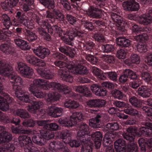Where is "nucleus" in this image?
<instances>
[{
  "label": "nucleus",
  "instance_id": "nucleus-59",
  "mask_svg": "<svg viewBox=\"0 0 152 152\" xmlns=\"http://www.w3.org/2000/svg\"><path fill=\"white\" fill-rule=\"evenodd\" d=\"M0 121L4 123H7L10 122L8 117L0 111Z\"/></svg>",
  "mask_w": 152,
  "mask_h": 152
},
{
  "label": "nucleus",
  "instance_id": "nucleus-52",
  "mask_svg": "<svg viewBox=\"0 0 152 152\" xmlns=\"http://www.w3.org/2000/svg\"><path fill=\"white\" fill-rule=\"evenodd\" d=\"M143 110L147 113V115L150 117L149 119L152 121V108L144 106L143 108Z\"/></svg>",
  "mask_w": 152,
  "mask_h": 152
},
{
  "label": "nucleus",
  "instance_id": "nucleus-14",
  "mask_svg": "<svg viewBox=\"0 0 152 152\" xmlns=\"http://www.w3.org/2000/svg\"><path fill=\"white\" fill-rule=\"evenodd\" d=\"M91 137L94 140L95 145L97 148H100L103 137L101 133L99 131H96L94 132L91 134Z\"/></svg>",
  "mask_w": 152,
  "mask_h": 152
},
{
  "label": "nucleus",
  "instance_id": "nucleus-49",
  "mask_svg": "<svg viewBox=\"0 0 152 152\" xmlns=\"http://www.w3.org/2000/svg\"><path fill=\"white\" fill-rule=\"evenodd\" d=\"M27 33L28 35V38L29 41H33L37 39V35L32 32L28 30Z\"/></svg>",
  "mask_w": 152,
  "mask_h": 152
},
{
  "label": "nucleus",
  "instance_id": "nucleus-53",
  "mask_svg": "<svg viewBox=\"0 0 152 152\" xmlns=\"http://www.w3.org/2000/svg\"><path fill=\"white\" fill-rule=\"evenodd\" d=\"M1 6L2 8L5 10H7L11 8L9 0H6L4 2L1 3Z\"/></svg>",
  "mask_w": 152,
  "mask_h": 152
},
{
  "label": "nucleus",
  "instance_id": "nucleus-57",
  "mask_svg": "<svg viewBox=\"0 0 152 152\" xmlns=\"http://www.w3.org/2000/svg\"><path fill=\"white\" fill-rule=\"evenodd\" d=\"M55 114L54 117L56 118L62 115L63 113V110L61 107H54Z\"/></svg>",
  "mask_w": 152,
  "mask_h": 152
},
{
  "label": "nucleus",
  "instance_id": "nucleus-18",
  "mask_svg": "<svg viewBox=\"0 0 152 152\" xmlns=\"http://www.w3.org/2000/svg\"><path fill=\"white\" fill-rule=\"evenodd\" d=\"M33 51L36 55L42 58H44L46 56L48 55L49 53V51L48 49L40 47L34 49Z\"/></svg>",
  "mask_w": 152,
  "mask_h": 152
},
{
  "label": "nucleus",
  "instance_id": "nucleus-27",
  "mask_svg": "<svg viewBox=\"0 0 152 152\" xmlns=\"http://www.w3.org/2000/svg\"><path fill=\"white\" fill-rule=\"evenodd\" d=\"M75 90L80 93H83L86 96H91L90 91L88 88L84 86H76Z\"/></svg>",
  "mask_w": 152,
  "mask_h": 152
},
{
  "label": "nucleus",
  "instance_id": "nucleus-21",
  "mask_svg": "<svg viewBox=\"0 0 152 152\" xmlns=\"http://www.w3.org/2000/svg\"><path fill=\"white\" fill-rule=\"evenodd\" d=\"M43 106V104L41 102H34L31 105L28 106L27 109L30 112L34 113H35V110L42 107Z\"/></svg>",
  "mask_w": 152,
  "mask_h": 152
},
{
  "label": "nucleus",
  "instance_id": "nucleus-44",
  "mask_svg": "<svg viewBox=\"0 0 152 152\" xmlns=\"http://www.w3.org/2000/svg\"><path fill=\"white\" fill-rule=\"evenodd\" d=\"M37 58L32 54L28 55L26 57L27 61L31 64L34 65L37 61Z\"/></svg>",
  "mask_w": 152,
  "mask_h": 152
},
{
  "label": "nucleus",
  "instance_id": "nucleus-55",
  "mask_svg": "<svg viewBox=\"0 0 152 152\" xmlns=\"http://www.w3.org/2000/svg\"><path fill=\"white\" fill-rule=\"evenodd\" d=\"M146 125L148 127H147L146 126H142L140 128V130L141 131V133H143L145 132V130H146V132H149V131L151 130L152 129V123H149L146 124Z\"/></svg>",
  "mask_w": 152,
  "mask_h": 152
},
{
  "label": "nucleus",
  "instance_id": "nucleus-25",
  "mask_svg": "<svg viewBox=\"0 0 152 152\" xmlns=\"http://www.w3.org/2000/svg\"><path fill=\"white\" fill-rule=\"evenodd\" d=\"M116 40L117 44L122 47H127L130 45V41L125 37H119Z\"/></svg>",
  "mask_w": 152,
  "mask_h": 152
},
{
  "label": "nucleus",
  "instance_id": "nucleus-37",
  "mask_svg": "<svg viewBox=\"0 0 152 152\" xmlns=\"http://www.w3.org/2000/svg\"><path fill=\"white\" fill-rule=\"evenodd\" d=\"M100 57L104 61L108 64H113L115 61L114 57L110 55H102Z\"/></svg>",
  "mask_w": 152,
  "mask_h": 152
},
{
  "label": "nucleus",
  "instance_id": "nucleus-7",
  "mask_svg": "<svg viewBox=\"0 0 152 152\" xmlns=\"http://www.w3.org/2000/svg\"><path fill=\"white\" fill-rule=\"evenodd\" d=\"M18 142L21 146L24 147L25 152H39L38 149L32 146V143L30 137L26 136H20Z\"/></svg>",
  "mask_w": 152,
  "mask_h": 152
},
{
  "label": "nucleus",
  "instance_id": "nucleus-56",
  "mask_svg": "<svg viewBox=\"0 0 152 152\" xmlns=\"http://www.w3.org/2000/svg\"><path fill=\"white\" fill-rule=\"evenodd\" d=\"M137 50L141 53L145 52L147 50L146 45L141 42L137 45Z\"/></svg>",
  "mask_w": 152,
  "mask_h": 152
},
{
  "label": "nucleus",
  "instance_id": "nucleus-22",
  "mask_svg": "<svg viewBox=\"0 0 152 152\" xmlns=\"http://www.w3.org/2000/svg\"><path fill=\"white\" fill-rule=\"evenodd\" d=\"M140 59L139 56L137 54L132 55L130 59H127L124 61L125 63L129 65H131L133 64H138L140 63Z\"/></svg>",
  "mask_w": 152,
  "mask_h": 152
},
{
  "label": "nucleus",
  "instance_id": "nucleus-24",
  "mask_svg": "<svg viewBox=\"0 0 152 152\" xmlns=\"http://www.w3.org/2000/svg\"><path fill=\"white\" fill-rule=\"evenodd\" d=\"M1 50L7 54H11L13 51L12 45L10 44H3L0 46Z\"/></svg>",
  "mask_w": 152,
  "mask_h": 152
},
{
  "label": "nucleus",
  "instance_id": "nucleus-15",
  "mask_svg": "<svg viewBox=\"0 0 152 152\" xmlns=\"http://www.w3.org/2000/svg\"><path fill=\"white\" fill-rule=\"evenodd\" d=\"M135 20L140 24L147 25L152 23V17L149 14H144L139 16Z\"/></svg>",
  "mask_w": 152,
  "mask_h": 152
},
{
  "label": "nucleus",
  "instance_id": "nucleus-28",
  "mask_svg": "<svg viewBox=\"0 0 152 152\" xmlns=\"http://www.w3.org/2000/svg\"><path fill=\"white\" fill-rule=\"evenodd\" d=\"M113 137L112 136V134L109 132H107L105 135L103 140V145L104 146L107 147L111 145L112 139Z\"/></svg>",
  "mask_w": 152,
  "mask_h": 152
},
{
  "label": "nucleus",
  "instance_id": "nucleus-26",
  "mask_svg": "<svg viewBox=\"0 0 152 152\" xmlns=\"http://www.w3.org/2000/svg\"><path fill=\"white\" fill-rule=\"evenodd\" d=\"M60 95L57 92H50L48 95L47 101L50 102L57 101L59 99Z\"/></svg>",
  "mask_w": 152,
  "mask_h": 152
},
{
  "label": "nucleus",
  "instance_id": "nucleus-60",
  "mask_svg": "<svg viewBox=\"0 0 152 152\" xmlns=\"http://www.w3.org/2000/svg\"><path fill=\"white\" fill-rule=\"evenodd\" d=\"M34 121L31 119L25 121L23 123V125L26 127H33L34 126Z\"/></svg>",
  "mask_w": 152,
  "mask_h": 152
},
{
  "label": "nucleus",
  "instance_id": "nucleus-29",
  "mask_svg": "<svg viewBox=\"0 0 152 152\" xmlns=\"http://www.w3.org/2000/svg\"><path fill=\"white\" fill-rule=\"evenodd\" d=\"M111 17L113 20L114 22L116 23L117 24L116 25L119 27V29L121 30L120 27L123 24V21L122 20V18L121 17L117 15L116 13H112L111 14Z\"/></svg>",
  "mask_w": 152,
  "mask_h": 152
},
{
  "label": "nucleus",
  "instance_id": "nucleus-47",
  "mask_svg": "<svg viewBox=\"0 0 152 152\" xmlns=\"http://www.w3.org/2000/svg\"><path fill=\"white\" fill-rule=\"evenodd\" d=\"M106 75L108 76L110 79L113 81H116L117 79V75L114 72H109L105 73Z\"/></svg>",
  "mask_w": 152,
  "mask_h": 152
},
{
  "label": "nucleus",
  "instance_id": "nucleus-63",
  "mask_svg": "<svg viewBox=\"0 0 152 152\" xmlns=\"http://www.w3.org/2000/svg\"><path fill=\"white\" fill-rule=\"evenodd\" d=\"M55 110L54 107L51 106L49 107L47 110V114L50 116L54 117V115H55Z\"/></svg>",
  "mask_w": 152,
  "mask_h": 152
},
{
  "label": "nucleus",
  "instance_id": "nucleus-36",
  "mask_svg": "<svg viewBox=\"0 0 152 152\" xmlns=\"http://www.w3.org/2000/svg\"><path fill=\"white\" fill-rule=\"evenodd\" d=\"M79 105V104L78 103L71 100L66 101L64 103V106L65 107L70 108H75Z\"/></svg>",
  "mask_w": 152,
  "mask_h": 152
},
{
  "label": "nucleus",
  "instance_id": "nucleus-19",
  "mask_svg": "<svg viewBox=\"0 0 152 152\" xmlns=\"http://www.w3.org/2000/svg\"><path fill=\"white\" fill-rule=\"evenodd\" d=\"M87 13L91 17L97 18L100 17L102 14V12L96 8L91 7L89 9V11L87 12Z\"/></svg>",
  "mask_w": 152,
  "mask_h": 152
},
{
  "label": "nucleus",
  "instance_id": "nucleus-40",
  "mask_svg": "<svg viewBox=\"0 0 152 152\" xmlns=\"http://www.w3.org/2000/svg\"><path fill=\"white\" fill-rule=\"evenodd\" d=\"M127 104V106L125 107V108L127 107L126 109L124 110V111L126 114L131 115H137L138 114V111L136 109H134L131 106L128 105Z\"/></svg>",
  "mask_w": 152,
  "mask_h": 152
},
{
  "label": "nucleus",
  "instance_id": "nucleus-51",
  "mask_svg": "<svg viewBox=\"0 0 152 152\" xmlns=\"http://www.w3.org/2000/svg\"><path fill=\"white\" fill-rule=\"evenodd\" d=\"M86 58L88 61L94 64H96L98 62L97 58L92 55L88 54L86 56Z\"/></svg>",
  "mask_w": 152,
  "mask_h": 152
},
{
  "label": "nucleus",
  "instance_id": "nucleus-46",
  "mask_svg": "<svg viewBox=\"0 0 152 152\" xmlns=\"http://www.w3.org/2000/svg\"><path fill=\"white\" fill-rule=\"evenodd\" d=\"M124 73L128 75L131 79H135L137 77L135 72L130 69H126L124 72Z\"/></svg>",
  "mask_w": 152,
  "mask_h": 152
},
{
  "label": "nucleus",
  "instance_id": "nucleus-5",
  "mask_svg": "<svg viewBox=\"0 0 152 152\" xmlns=\"http://www.w3.org/2000/svg\"><path fill=\"white\" fill-rule=\"evenodd\" d=\"M53 132L50 131L41 130L39 133L35 134L33 137L32 140L35 143L39 145H42L44 144L46 140H48L54 137Z\"/></svg>",
  "mask_w": 152,
  "mask_h": 152
},
{
  "label": "nucleus",
  "instance_id": "nucleus-62",
  "mask_svg": "<svg viewBox=\"0 0 152 152\" xmlns=\"http://www.w3.org/2000/svg\"><path fill=\"white\" fill-rule=\"evenodd\" d=\"M66 19L69 23L72 25L74 24L76 22V18L69 14L67 15Z\"/></svg>",
  "mask_w": 152,
  "mask_h": 152
},
{
  "label": "nucleus",
  "instance_id": "nucleus-50",
  "mask_svg": "<svg viewBox=\"0 0 152 152\" xmlns=\"http://www.w3.org/2000/svg\"><path fill=\"white\" fill-rule=\"evenodd\" d=\"M102 48L104 49V51L105 52L109 53L114 50V48L113 46L111 45L107 44L103 45Z\"/></svg>",
  "mask_w": 152,
  "mask_h": 152
},
{
  "label": "nucleus",
  "instance_id": "nucleus-61",
  "mask_svg": "<svg viewBox=\"0 0 152 152\" xmlns=\"http://www.w3.org/2000/svg\"><path fill=\"white\" fill-rule=\"evenodd\" d=\"M129 101L134 106L139 107L140 102L135 97H132L129 99Z\"/></svg>",
  "mask_w": 152,
  "mask_h": 152
},
{
  "label": "nucleus",
  "instance_id": "nucleus-43",
  "mask_svg": "<svg viewBox=\"0 0 152 152\" xmlns=\"http://www.w3.org/2000/svg\"><path fill=\"white\" fill-rule=\"evenodd\" d=\"M112 95L115 98L118 99L123 98L124 94L120 91L118 90H115L112 91Z\"/></svg>",
  "mask_w": 152,
  "mask_h": 152
},
{
  "label": "nucleus",
  "instance_id": "nucleus-33",
  "mask_svg": "<svg viewBox=\"0 0 152 152\" xmlns=\"http://www.w3.org/2000/svg\"><path fill=\"white\" fill-rule=\"evenodd\" d=\"M132 30L133 33L137 34L141 31H145L148 32L150 31V29L148 28H144L136 24H134L132 26Z\"/></svg>",
  "mask_w": 152,
  "mask_h": 152
},
{
  "label": "nucleus",
  "instance_id": "nucleus-31",
  "mask_svg": "<svg viewBox=\"0 0 152 152\" xmlns=\"http://www.w3.org/2000/svg\"><path fill=\"white\" fill-rule=\"evenodd\" d=\"M84 142L82 140L80 141L84 143L81 149V152H92V150L91 146L88 145V143L90 140L87 138V139H86V140H84Z\"/></svg>",
  "mask_w": 152,
  "mask_h": 152
},
{
  "label": "nucleus",
  "instance_id": "nucleus-41",
  "mask_svg": "<svg viewBox=\"0 0 152 152\" xmlns=\"http://www.w3.org/2000/svg\"><path fill=\"white\" fill-rule=\"evenodd\" d=\"M12 132L14 133H20V134H26L28 132V131L26 130L21 126H19L18 127L13 128L12 129Z\"/></svg>",
  "mask_w": 152,
  "mask_h": 152
},
{
  "label": "nucleus",
  "instance_id": "nucleus-23",
  "mask_svg": "<svg viewBox=\"0 0 152 152\" xmlns=\"http://www.w3.org/2000/svg\"><path fill=\"white\" fill-rule=\"evenodd\" d=\"M47 17L52 19H56L59 21H63L64 20V15L62 14L60 11L58 10H55L53 14L49 13L47 16Z\"/></svg>",
  "mask_w": 152,
  "mask_h": 152
},
{
  "label": "nucleus",
  "instance_id": "nucleus-3",
  "mask_svg": "<svg viewBox=\"0 0 152 152\" xmlns=\"http://www.w3.org/2000/svg\"><path fill=\"white\" fill-rule=\"evenodd\" d=\"M39 24L40 25L43 29L46 28L48 29V32L53 33L54 32L58 34L61 39L65 43L70 44L71 41L74 37L77 36H81V32L79 30L78 27L73 28L72 30L66 31V32H63L61 28L58 26L55 25L51 26L47 22H44L41 24V22H39Z\"/></svg>",
  "mask_w": 152,
  "mask_h": 152
},
{
  "label": "nucleus",
  "instance_id": "nucleus-17",
  "mask_svg": "<svg viewBox=\"0 0 152 152\" xmlns=\"http://www.w3.org/2000/svg\"><path fill=\"white\" fill-rule=\"evenodd\" d=\"M38 73L41 76L44 77L46 79H50L52 78L54 75L49 70L44 68H39L37 69Z\"/></svg>",
  "mask_w": 152,
  "mask_h": 152
},
{
  "label": "nucleus",
  "instance_id": "nucleus-64",
  "mask_svg": "<svg viewBox=\"0 0 152 152\" xmlns=\"http://www.w3.org/2000/svg\"><path fill=\"white\" fill-rule=\"evenodd\" d=\"M129 152H137V146L135 144L132 143L129 146Z\"/></svg>",
  "mask_w": 152,
  "mask_h": 152
},
{
  "label": "nucleus",
  "instance_id": "nucleus-13",
  "mask_svg": "<svg viewBox=\"0 0 152 152\" xmlns=\"http://www.w3.org/2000/svg\"><path fill=\"white\" fill-rule=\"evenodd\" d=\"M4 128L0 126V132H2L0 133V144L5 142H8L12 140V135L9 133L4 131Z\"/></svg>",
  "mask_w": 152,
  "mask_h": 152
},
{
  "label": "nucleus",
  "instance_id": "nucleus-30",
  "mask_svg": "<svg viewBox=\"0 0 152 152\" xmlns=\"http://www.w3.org/2000/svg\"><path fill=\"white\" fill-rule=\"evenodd\" d=\"M15 115L19 116L22 118H28L30 116L28 112L25 110L22 109H18L13 112Z\"/></svg>",
  "mask_w": 152,
  "mask_h": 152
},
{
  "label": "nucleus",
  "instance_id": "nucleus-4",
  "mask_svg": "<svg viewBox=\"0 0 152 152\" xmlns=\"http://www.w3.org/2000/svg\"><path fill=\"white\" fill-rule=\"evenodd\" d=\"M84 116L81 112H75L73 113L69 119L67 118H60L58 122L63 126H72L77 122L84 120Z\"/></svg>",
  "mask_w": 152,
  "mask_h": 152
},
{
  "label": "nucleus",
  "instance_id": "nucleus-20",
  "mask_svg": "<svg viewBox=\"0 0 152 152\" xmlns=\"http://www.w3.org/2000/svg\"><path fill=\"white\" fill-rule=\"evenodd\" d=\"M66 143L65 141L62 142L59 141L57 142H51L50 144L49 148L50 150L51 151L56 150V149L59 148L65 149V145Z\"/></svg>",
  "mask_w": 152,
  "mask_h": 152
},
{
  "label": "nucleus",
  "instance_id": "nucleus-10",
  "mask_svg": "<svg viewBox=\"0 0 152 152\" xmlns=\"http://www.w3.org/2000/svg\"><path fill=\"white\" fill-rule=\"evenodd\" d=\"M89 133L88 126L85 123H81L79 126V130L77 133L78 139L84 142V140L88 138V135Z\"/></svg>",
  "mask_w": 152,
  "mask_h": 152
},
{
  "label": "nucleus",
  "instance_id": "nucleus-35",
  "mask_svg": "<svg viewBox=\"0 0 152 152\" xmlns=\"http://www.w3.org/2000/svg\"><path fill=\"white\" fill-rule=\"evenodd\" d=\"M101 118L100 115H97L96 118L91 119L89 121L90 126L93 128L99 127V123L100 120L99 119Z\"/></svg>",
  "mask_w": 152,
  "mask_h": 152
},
{
  "label": "nucleus",
  "instance_id": "nucleus-42",
  "mask_svg": "<svg viewBox=\"0 0 152 152\" xmlns=\"http://www.w3.org/2000/svg\"><path fill=\"white\" fill-rule=\"evenodd\" d=\"M148 39V35L146 34H139L134 37V39L136 41L141 42L147 40Z\"/></svg>",
  "mask_w": 152,
  "mask_h": 152
},
{
  "label": "nucleus",
  "instance_id": "nucleus-32",
  "mask_svg": "<svg viewBox=\"0 0 152 152\" xmlns=\"http://www.w3.org/2000/svg\"><path fill=\"white\" fill-rule=\"evenodd\" d=\"M1 20L7 29L9 28L12 24L10 18L6 14H4L2 15L1 18Z\"/></svg>",
  "mask_w": 152,
  "mask_h": 152
},
{
  "label": "nucleus",
  "instance_id": "nucleus-45",
  "mask_svg": "<svg viewBox=\"0 0 152 152\" xmlns=\"http://www.w3.org/2000/svg\"><path fill=\"white\" fill-rule=\"evenodd\" d=\"M126 51L124 49L118 50L117 53V57L119 59H124L126 57Z\"/></svg>",
  "mask_w": 152,
  "mask_h": 152
},
{
  "label": "nucleus",
  "instance_id": "nucleus-58",
  "mask_svg": "<svg viewBox=\"0 0 152 152\" xmlns=\"http://www.w3.org/2000/svg\"><path fill=\"white\" fill-rule=\"evenodd\" d=\"M39 33L40 34L43 36V38L48 41L50 40V36L47 33L46 31L45 30H40L39 31Z\"/></svg>",
  "mask_w": 152,
  "mask_h": 152
},
{
  "label": "nucleus",
  "instance_id": "nucleus-54",
  "mask_svg": "<svg viewBox=\"0 0 152 152\" xmlns=\"http://www.w3.org/2000/svg\"><path fill=\"white\" fill-rule=\"evenodd\" d=\"M47 127V129H50L52 130H56L59 129L58 126L56 124L54 123H52L48 124L46 125Z\"/></svg>",
  "mask_w": 152,
  "mask_h": 152
},
{
  "label": "nucleus",
  "instance_id": "nucleus-38",
  "mask_svg": "<svg viewBox=\"0 0 152 152\" xmlns=\"http://www.w3.org/2000/svg\"><path fill=\"white\" fill-rule=\"evenodd\" d=\"M39 1L42 4L49 9L53 8L54 7L53 0H39Z\"/></svg>",
  "mask_w": 152,
  "mask_h": 152
},
{
  "label": "nucleus",
  "instance_id": "nucleus-12",
  "mask_svg": "<svg viewBox=\"0 0 152 152\" xmlns=\"http://www.w3.org/2000/svg\"><path fill=\"white\" fill-rule=\"evenodd\" d=\"M123 7L125 10L128 11H137L139 8V4L134 0H129L124 2Z\"/></svg>",
  "mask_w": 152,
  "mask_h": 152
},
{
  "label": "nucleus",
  "instance_id": "nucleus-1",
  "mask_svg": "<svg viewBox=\"0 0 152 152\" xmlns=\"http://www.w3.org/2000/svg\"><path fill=\"white\" fill-rule=\"evenodd\" d=\"M0 74L9 77L10 82L14 83L13 88L16 97L21 101L29 102L30 100L26 93L21 90L23 81L20 77L15 75L12 68L8 64L0 61Z\"/></svg>",
  "mask_w": 152,
  "mask_h": 152
},
{
  "label": "nucleus",
  "instance_id": "nucleus-6",
  "mask_svg": "<svg viewBox=\"0 0 152 152\" xmlns=\"http://www.w3.org/2000/svg\"><path fill=\"white\" fill-rule=\"evenodd\" d=\"M56 66L59 67H66V68L61 69L58 73L59 75L62 79L66 81L72 83L73 81V77L70 74L69 72L67 69V66L65 62L62 61H56L55 62Z\"/></svg>",
  "mask_w": 152,
  "mask_h": 152
},
{
  "label": "nucleus",
  "instance_id": "nucleus-39",
  "mask_svg": "<svg viewBox=\"0 0 152 152\" xmlns=\"http://www.w3.org/2000/svg\"><path fill=\"white\" fill-rule=\"evenodd\" d=\"M26 17L25 16H20L18 18V19L19 22L20 23H22L25 26L28 28H31V26H32L33 24L31 23L30 22L27 21L26 19H25Z\"/></svg>",
  "mask_w": 152,
  "mask_h": 152
},
{
  "label": "nucleus",
  "instance_id": "nucleus-16",
  "mask_svg": "<svg viewBox=\"0 0 152 152\" xmlns=\"http://www.w3.org/2000/svg\"><path fill=\"white\" fill-rule=\"evenodd\" d=\"M115 148L117 152H126V147L125 146V142L122 139H119L115 142Z\"/></svg>",
  "mask_w": 152,
  "mask_h": 152
},
{
  "label": "nucleus",
  "instance_id": "nucleus-2",
  "mask_svg": "<svg viewBox=\"0 0 152 152\" xmlns=\"http://www.w3.org/2000/svg\"><path fill=\"white\" fill-rule=\"evenodd\" d=\"M50 88L65 94L69 93L70 91L69 88L66 86L55 82H50L40 79L34 80L30 85L28 90L37 98H42L44 96V94L42 92L39 91V88L46 90Z\"/></svg>",
  "mask_w": 152,
  "mask_h": 152
},
{
  "label": "nucleus",
  "instance_id": "nucleus-34",
  "mask_svg": "<svg viewBox=\"0 0 152 152\" xmlns=\"http://www.w3.org/2000/svg\"><path fill=\"white\" fill-rule=\"evenodd\" d=\"M119 127V125L117 123L112 122L107 124L104 127V129L105 131L110 130L111 131L117 130Z\"/></svg>",
  "mask_w": 152,
  "mask_h": 152
},
{
  "label": "nucleus",
  "instance_id": "nucleus-11",
  "mask_svg": "<svg viewBox=\"0 0 152 152\" xmlns=\"http://www.w3.org/2000/svg\"><path fill=\"white\" fill-rule=\"evenodd\" d=\"M67 68L70 72L74 73L82 74L85 73L84 70L85 69L84 66L78 64H74L71 62L67 66Z\"/></svg>",
  "mask_w": 152,
  "mask_h": 152
},
{
  "label": "nucleus",
  "instance_id": "nucleus-8",
  "mask_svg": "<svg viewBox=\"0 0 152 152\" xmlns=\"http://www.w3.org/2000/svg\"><path fill=\"white\" fill-rule=\"evenodd\" d=\"M145 132L141 133V131L140 130V128L139 129V133L135 129H133L131 127H129L127 129V132L124 133L123 134L124 137L129 142H132L134 140V136L136 135L138 136H140L142 134H146L148 135H150L151 134L152 135V129L151 131H149V132H146V130H145Z\"/></svg>",
  "mask_w": 152,
  "mask_h": 152
},
{
  "label": "nucleus",
  "instance_id": "nucleus-48",
  "mask_svg": "<svg viewBox=\"0 0 152 152\" xmlns=\"http://www.w3.org/2000/svg\"><path fill=\"white\" fill-rule=\"evenodd\" d=\"M145 61L150 66H152V53H149L145 57Z\"/></svg>",
  "mask_w": 152,
  "mask_h": 152
},
{
  "label": "nucleus",
  "instance_id": "nucleus-9",
  "mask_svg": "<svg viewBox=\"0 0 152 152\" xmlns=\"http://www.w3.org/2000/svg\"><path fill=\"white\" fill-rule=\"evenodd\" d=\"M18 65L17 69L22 75L26 77H31L33 74V71L32 68L22 62L18 63Z\"/></svg>",
  "mask_w": 152,
  "mask_h": 152
}]
</instances>
